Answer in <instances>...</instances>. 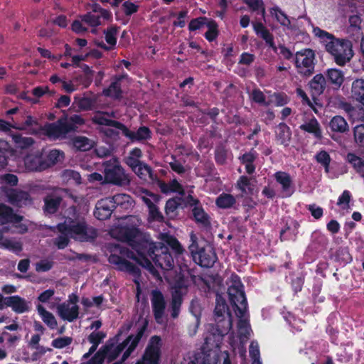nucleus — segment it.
I'll list each match as a JSON object with an SVG mask.
<instances>
[{"label":"nucleus","mask_w":364,"mask_h":364,"mask_svg":"<svg viewBox=\"0 0 364 364\" xmlns=\"http://www.w3.org/2000/svg\"><path fill=\"white\" fill-rule=\"evenodd\" d=\"M277 139L282 144H287L290 140L289 128L284 124L280 123L276 129Z\"/></svg>","instance_id":"e433bc0d"},{"label":"nucleus","mask_w":364,"mask_h":364,"mask_svg":"<svg viewBox=\"0 0 364 364\" xmlns=\"http://www.w3.org/2000/svg\"><path fill=\"white\" fill-rule=\"evenodd\" d=\"M121 130L132 141H140L149 137V129L144 127H140L136 132H133L122 125Z\"/></svg>","instance_id":"a878e982"},{"label":"nucleus","mask_w":364,"mask_h":364,"mask_svg":"<svg viewBox=\"0 0 364 364\" xmlns=\"http://www.w3.org/2000/svg\"><path fill=\"white\" fill-rule=\"evenodd\" d=\"M110 117H115V114L114 112H111V113L99 112L94 116L92 119H93V122H95L96 124L114 127L121 129L123 124L118 122L110 119H109Z\"/></svg>","instance_id":"4be33fe9"},{"label":"nucleus","mask_w":364,"mask_h":364,"mask_svg":"<svg viewBox=\"0 0 364 364\" xmlns=\"http://www.w3.org/2000/svg\"><path fill=\"white\" fill-rule=\"evenodd\" d=\"M105 168V181L119 186L130 183V177L119 164L117 159L112 158L103 164Z\"/></svg>","instance_id":"6e6552de"},{"label":"nucleus","mask_w":364,"mask_h":364,"mask_svg":"<svg viewBox=\"0 0 364 364\" xmlns=\"http://www.w3.org/2000/svg\"><path fill=\"white\" fill-rule=\"evenodd\" d=\"M129 343H108L98 351L102 352L104 360L107 358L108 362L115 360L124 350Z\"/></svg>","instance_id":"f3484780"},{"label":"nucleus","mask_w":364,"mask_h":364,"mask_svg":"<svg viewBox=\"0 0 364 364\" xmlns=\"http://www.w3.org/2000/svg\"><path fill=\"white\" fill-rule=\"evenodd\" d=\"M141 224L140 219L136 216L126 218L122 224L112 230V235L119 240L128 242L134 250L137 255L132 251H123L122 253L127 257L134 259L156 279H159L157 268L159 266L156 245L145 238L139 231L137 227Z\"/></svg>","instance_id":"f257e3e1"},{"label":"nucleus","mask_w":364,"mask_h":364,"mask_svg":"<svg viewBox=\"0 0 364 364\" xmlns=\"http://www.w3.org/2000/svg\"><path fill=\"white\" fill-rule=\"evenodd\" d=\"M230 304L235 307L237 317L245 316L247 311V303L243 291V286L237 276L232 277V284L228 289Z\"/></svg>","instance_id":"0eeeda50"},{"label":"nucleus","mask_w":364,"mask_h":364,"mask_svg":"<svg viewBox=\"0 0 364 364\" xmlns=\"http://www.w3.org/2000/svg\"><path fill=\"white\" fill-rule=\"evenodd\" d=\"M134 328L136 330V334L129 335L125 341H139L143 338V335L145 333L146 328V321L145 320L138 321L135 324Z\"/></svg>","instance_id":"4c0bfd02"},{"label":"nucleus","mask_w":364,"mask_h":364,"mask_svg":"<svg viewBox=\"0 0 364 364\" xmlns=\"http://www.w3.org/2000/svg\"><path fill=\"white\" fill-rule=\"evenodd\" d=\"M78 298L72 294L69 299L57 306L58 315L63 319L72 322L78 317L79 307L77 304Z\"/></svg>","instance_id":"ddd939ff"},{"label":"nucleus","mask_w":364,"mask_h":364,"mask_svg":"<svg viewBox=\"0 0 364 364\" xmlns=\"http://www.w3.org/2000/svg\"><path fill=\"white\" fill-rule=\"evenodd\" d=\"M152 304L155 318L157 320L159 318V291L156 290L152 291Z\"/></svg>","instance_id":"052dcab7"},{"label":"nucleus","mask_w":364,"mask_h":364,"mask_svg":"<svg viewBox=\"0 0 364 364\" xmlns=\"http://www.w3.org/2000/svg\"><path fill=\"white\" fill-rule=\"evenodd\" d=\"M24 166L28 171H41L48 167L47 162L42 159V153L39 151L28 154L24 159Z\"/></svg>","instance_id":"4468645a"},{"label":"nucleus","mask_w":364,"mask_h":364,"mask_svg":"<svg viewBox=\"0 0 364 364\" xmlns=\"http://www.w3.org/2000/svg\"><path fill=\"white\" fill-rule=\"evenodd\" d=\"M0 247H4L17 253L22 250V244L19 241L1 238L0 240Z\"/></svg>","instance_id":"79ce46f5"},{"label":"nucleus","mask_w":364,"mask_h":364,"mask_svg":"<svg viewBox=\"0 0 364 364\" xmlns=\"http://www.w3.org/2000/svg\"><path fill=\"white\" fill-rule=\"evenodd\" d=\"M161 191L164 193H168L169 191L178 192L181 195L184 194V191L181 186L176 181H173L169 184L161 182Z\"/></svg>","instance_id":"864d4df0"},{"label":"nucleus","mask_w":364,"mask_h":364,"mask_svg":"<svg viewBox=\"0 0 364 364\" xmlns=\"http://www.w3.org/2000/svg\"><path fill=\"white\" fill-rule=\"evenodd\" d=\"M236 202L233 196L228 193L221 194L216 200V204L221 208H231Z\"/></svg>","instance_id":"a19ab883"},{"label":"nucleus","mask_w":364,"mask_h":364,"mask_svg":"<svg viewBox=\"0 0 364 364\" xmlns=\"http://www.w3.org/2000/svg\"><path fill=\"white\" fill-rule=\"evenodd\" d=\"M64 153L60 150L53 149L47 156V164L48 167L51 165H54L56 163L60 162L64 159Z\"/></svg>","instance_id":"09e8293b"},{"label":"nucleus","mask_w":364,"mask_h":364,"mask_svg":"<svg viewBox=\"0 0 364 364\" xmlns=\"http://www.w3.org/2000/svg\"><path fill=\"white\" fill-rule=\"evenodd\" d=\"M245 3L253 10L256 11L262 9V14L264 16L265 10L263 7V2L262 0H245Z\"/></svg>","instance_id":"e2e57ef3"},{"label":"nucleus","mask_w":364,"mask_h":364,"mask_svg":"<svg viewBox=\"0 0 364 364\" xmlns=\"http://www.w3.org/2000/svg\"><path fill=\"white\" fill-rule=\"evenodd\" d=\"M300 129L306 132L313 134L317 139H321L322 137L320 125L315 118H312L309 122L301 124Z\"/></svg>","instance_id":"473e14b6"},{"label":"nucleus","mask_w":364,"mask_h":364,"mask_svg":"<svg viewBox=\"0 0 364 364\" xmlns=\"http://www.w3.org/2000/svg\"><path fill=\"white\" fill-rule=\"evenodd\" d=\"M82 21L87 24L90 27H97L108 21L112 18V14L100 7L99 5L95 4L93 6L92 11L81 16Z\"/></svg>","instance_id":"f8f14e48"},{"label":"nucleus","mask_w":364,"mask_h":364,"mask_svg":"<svg viewBox=\"0 0 364 364\" xmlns=\"http://www.w3.org/2000/svg\"><path fill=\"white\" fill-rule=\"evenodd\" d=\"M253 27L257 35L264 39L267 45H269L274 50H276V46L273 41V36L269 33L268 29L262 23H253Z\"/></svg>","instance_id":"c85d7f7f"},{"label":"nucleus","mask_w":364,"mask_h":364,"mask_svg":"<svg viewBox=\"0 0 364 364\" xmlns=\"http://www.w3.org/2000/svg\"><path fill=\"white\" fill-rule=\"evenodd\" d=\"M191 244L188 247L193 261L201 267H211L217 260V256L212 245L207 244L199 247L197 237L193 232L191 234Z\"/></svg>","instance_id":"39448f33"},{"label":"nucleus","mask_w":364,"mask_h":364,"mask_svg":"<svg viewBox=\"0 0 364 364\" xmlns=\"http://www.w3.org/2000/svg\"><path fill=\"white\" fill-rule=\"evenodd\" d=\"M326 77L336 89L339 88L344 81L343 73L336 68L328 69L326 72Z\"/></svg>","instance_id":"7c9ffc66"},{"label":"nucleus","mask_w":364,"mask_h":364,"mask_svg":"<svg viewBox=\"0 0 364 364\" xmlns=\"http://www.w3.org/2000/svg\"><path fill=\"white\" fill-rule=\"evenodd\" d=\"M295 66L297 73L303 77H309L314 73L315 53L313 50L306 48L295 54Z\"/></svg>","instance_id":"1a4fd4ad"},{"label":"nucleus","mask_w":364,"mask_h":364,"mask_svg":"<svg viewBox=\"0 0 364 364\" xmlns=\"http://www.w3.org/2000/svg\"><path fill=\"white\" fill-rule=\"evenodd\" d=\"M316 160L318 163L324 166L326 173L329 171L328 168L331 162V157L326 151H321L318 152L316 156Z\"/></svg>","instance_id":"6e6d98bb"},{"label":"nucleus","mask_w":364,"mask_h":364,"mask_svg":"<svg viewBox=\"0 0 364 364\" xmlns=\"http://www.w3.org/2000/svg\"><path fill=\"white\" fill-rule=\"evenodd\" d=\"M45 132L50 138L53 139L65 138L66 134L69 133L66 120L63 119H59L55 123L46 126Z\"/></svg>","instance_id":"dca6fc26"},{"label":"nucleus","mask_w":364,"mask_h":364,"mask_svg":"<svg viewBox=\"0 0 364 364\" xmlns=\"http://www.w3.org/2000/svg\"><path fill=\"white\" fill-rule=\"evenodd\" d=\"M330 127L333 132L345 133L349 130V127L346 119L341 116L333 117L330 122Z\"/></svg>","instance_id":"2f4dec72"},{"label":"nucleus","mask_w":364,"mask_h":364,"mask_svg":"<svg viewBox=\"0 0 364 364\" xmlns=\"http://www.w3.org/2000/svg\"><path fill=\"white\" fill-rule=\"evenodd\" d=\"M210 343H203L200 350L194 353L188 364H218L221 353L220 346L217 345L215 348H213L210 347Z\"/></svg>","instance_id":"9d476101"},{"label":"nucleus","mask_w":364,"mask_h":364,"mask_svg":"<svg viewBox=\"0 0 364 364\" xmlns=\"http://www.w3.org/2000/svg\"><path fill=\"white\" fill-rule=\"evenodd\" d=\"M133 171L141 179L144 181L152 179L151 170L149 166L144 164L138 166Z\"/></svg>","instance_id":"c03bdc74"},{"label":"nucleus","mask_w":364,"mask_h":364,"mask_svg":"<svg viewBox=\"0 0 364 364\" xmlns=\"http://www.w3.org/2000/svg\"><path fill=\"white\" fill-rule=\"evenodd\" d=\"M21 220L22 217L14 215L10 208L5 205L0 204V223L4 224L10 222L17 224Z\"/></svg>","instance_id":"bb28decb"},{"label":"nucleus","mask_w":364,"mask_h":364,"mask_svg":"<svg viewBox=\"0 0 364 364\" xmlns=\"http://www.w3.org/2000/svg\"><path fill=\"white\" fill-rule=\"evenodd\" d=\"M136 193L148 207V221L149 224L158 221L159 220V213L157 207L159 200L158 196L143 188L137 190Z\"/></svg>","instance_id":"9b49d317"},{"label":"nucleus","mask_w":364,"mask_h":364,"mask_svg":"<svg viewBox=\"0 0 364 364\" xmlns=\"http://www.w3.org/2000/svg\"><path fill=\"white\" fill-rule=\"evenodd\" d=\"M104 362V356L102 351H97L93 357L87 363L83 364H102Z\"/></svg>","instance_id":"774afa93"},{"label":"nucleus","mask_w":364,"mask_h":364,"mask_svg":"<svg viewBox=\"0 0 364 364\" xmlns=\"http://www.w3.org/2000/svg\"><path fill=\"white\" fill-rule=\"evenodd\" d=\"M239 322L237 324L238 328V337L241 341L243 340H248L250 338L251 328L247 320V313L244 316L238 317Z\"/></svg>","instance_id":"cd10ccee"},{"label":"nucleus","mask_w":364,"mask_h":364,"mask_svg":"<svg viewBox=\"0 0 364 364\" xmlns=\"http://www.w3.org/2000/svg\"><path fill=\"white\" fill-rule=\"evenodd\" d=\"M6 307H10L16 314L28 312L31 308V304L24 298L18 295L6 297Z\"/></svg>","instance_id":"2eb2a0df"},{"label":"nucleus","mask_w":364,"mask_h":364,"mask_svg":"<svg viewBox=\"0 0 364 364\" xmlns=\"http://www.w3.org/2000/svg\"><path fill=\"white\" fill-rule=\"evenodd\" d=\"M351 97L364 106V80H355L351 86Z\"/></svg>","instance_id":"393cba45"},{"label":"nucleus","mask_w":364,"mask_h":364,"mask_svg":"<svg viewBox=\"0 0 364 364\" xmlns=\"http://www.w3.org/2000/svg\"><path fill=\"white\" fill-rule=\"evenodd\" d=\"M72 217H67L63 223L58 225L59 232L70 237L80 241H87L96 236L95 230L87 225L84 218L75 212V208H70Z\"/></svg>","instance_id":"20e7f679"},{"label":"nucleus","mask_w":364,"mask_h":364,"mask_svg":"<svg viewBox=\"0 0 364 364\" xmlns=\"http://www.w3.org/2000/svg\"><path fill=\"white\" fill-rule=\"evenodd\" d=\"M114 205L109 198L99 200L95 207V216L99 220H105L109 218L112 214Z\"/></svg>","instance_id":"6ab92c4d"},{"label":"nucleus","mask_w":364,"mask_h":364,"mask_svg":"<svg viewBox=\"0 0 364 364\" xmlns=\"http://www.w3.org/2000/svg\"><path fill=\"white\" fill-rule=\"evenodd\" d=\"M112 204L114 207H121L123 209H129L133 205V200L129 195L124 193L116 194L113 197L109 198Z\"/></svg>","instance_id":"c756f323"},{"label":"nucleus","mask_w":364,"mask_h":364,"mask_svg":"<svg viewBox=\"0 0 364 364\" xmlns=\"http://www.w3.org/2000/svg\"><path fill=\"white\" fill-rule=\"evenodd\" d=\"M34 124H36V122L31 117L28 116L26 117L23 124H15L13 128L18 130H25L31 127Z\"/></svg>","instance_id":"0e129e2a"},{"label":"nucleus","mask_w":364,"mask_h":364,"mask_svg":"<svg viewBox=\"0 0 364 364\" xmlns=\"http://www.w3.org/2000/svg\"><path fill=\"white\" fill-rule=\"evenodd\" d=\"M37 311L43 321L50 328H55L57 326V321L53 314L46 310L41 305L37 306Z\"/></svg>","instance_id":"f704fd0d"},{"label":"nucleus","mask_w":364,"mask_h":364,"mask_svg":"<svg viewBox=\"0 0 364 364\" xmlns=\"http://www.w3.org/2000/svg\"><path fill=\"white\" fill-rule=\"evenodd\" d=\"M109 262L111 264H115L122 271H126L133 274H139V269L136 267L117 255H112L109 257Z\"/></svg>","instance_id":"412c9836"},{"label":"nucleus","mask_w":364,"mask_h":364,"mask_svg":"<svg viewBox=\"0 0 364 364\" xmlns=\"http://www.w3.org/2000/svg\"><path fill=\"white\" fill-rule=\"evenodd\" d=\"M251 97L252 100L257 103L265 104L266 105H269V103L265 102V96L264 93L258 89L252 90Z\"/></svg>","instance_id":"680f3d73"},{"label":"nucleus","mask_w":364,"mask_h":364,"mask_svg":"<svg viewBox=\"0 0 364 364\" xmlns=\"http://www.w3.org/2000/svg\"><path fill=\"white\" fill-rule=\"evenodd\" d=\"M249 353L252 360L260 359L258 343H250Z\"/></svg>","instance_id":"69168bd1"},{"label":"nucleus","mask_w":364,"mask_h":364,"mask_svg":"<svg viewBox=\"0 0 364 364\" xmlns=\"http://www.w3.org/2000/svg\"><path fill=\"white\" fill-rule=\"evenodd\" d=\"M354 141L359 147H364V124H359L353 128Z\"/></svg>","instance_id":"8fccbe9b"},{"label":"nucleus","mask_w":364,"mask_h":364,"mask_svg":"<svg viewBox=\"0 0 364 364\" xmlns=\"http://www.w3.org/2000/svg\"><path fill=\"white\" fill-rule=\"evenodd\" d=\"M1 180L3 183L9 184L10 186H16L18 183V178L14 174H4L1 176Z\"/></svg>","instance_id":"338daca9"},{"label":"nucleus","mask_w":364,"mask_h":364,"mask_svg":"<svg viewBox=\"0 0 364 364\" xmlns=\"http://www.w3.org/2000/svg\"><path fill=\"white\" fill-rule=\"evenodd\" d=\"M11 137L16 147L19 149H26L33 144V140L31 137H23L18 134H12Z\"/></svg>","instance_id":"37998d69"},{"label":"nucleus","mask_w":364,"mask_h":364,"mask_svg":"<svg viewBox=\"0 0 364 364\" xmlns=\"http://www.w3.org/2000/svg\"><path fill=\"white\" fill-rule=\"evenodd\" d=\"M159 360V343H150L141 358L136 364H158Z\"/></svg>","instance_id":"a211bd4d"},{"label":"nucleus","mask_w":364,"mask_h":364,"mask_svg":"<svg viewBox=\"0 0 364 364\" xmlns=\"http://www.w3.org/2000/svg\"><path fill=\"white\" fill-rule=\"evenodd\" d=\"M61 198L59 196H48L45 198V211L48 213H55L60 203Z\"/></svg>","instance_id":"58836bf2"},{"label":"nucleus","mask_w":364,"mask_h":364,"mask_svg":"<svg viewBox=\"0 0 364 364\" xmlns=\"http://www.w3.org/2000/svg\"><path fill=\"white\" fill-rule=\"evenodd\" d=\"M193 217L197 223H201L204 226L210 224L208 216L204 212L203 209L199 207H195L193 210Z\"/></svg>","instance_id":"a18cd8bd"},{"label":"nucleus","mask_w":364,"mask_h":364,"mask_svg":"<svg viewBox=\"0 0 364 364\" xmlns=\"http://www.w3.org/2000/svg\"><path fill=\"white\" fill-rule=\"evenodd\" d=\"M276 181L282 185V191L286 196H290L293 193L291 188L292 186V180L289 173L286 172L279 171L274 175Z\"/></svg>","instance_id":"b1692460"},{"label":"nucleus","mask_w":364,"mask_h":364,"mask_svg":"<svg viewBox=\"0 0 364 364\" xmlns=\"http://www.w3.org/2000/svg\"><path fill=\"white\" fill-rule=\"evenodd\" d=\"M272 16H274L277 21H279L282 26H289L291 22L288 18L287 16L278 8H274L271 11Z\"/></svg>","instance_id":"5fc2aeb1"},{"label":"nucleus","mask_w":364,"mask_h":364,"mask_svg":"<svg viewBox=\"0 0 364 364\" xmlns=\"http://www.w3.org/2000/svg\"><path fill=\"white\" fill-rule=\"evenodd\" d=\"M73 144L77 150L86 151L93 147L94 142L85 136H76L73 139Z\"/></svg>","instance_id":"72a5a7b5"},{"label":"nucleus","mask_w":364,"mask_h":364,"mask_svg":"<svg viewBox=\"0 0 364 364\" xmlns=\"http://www.w3.org/2000/svg\"><path fill=\"white\" fill-rule=\"evenodd\" d=\"M326 84V78L322 74L316 75L309 82L311 95L313 96L321 95L325 90Z\"/></svg>","instance_id":"5701e85b"},{"label":"nucleus","mask_w":364,"mask_h":364,"mask_svg":"<svg viewBox=\"0 0 364 364\" xmlns=\"http://www.w3.org/2000/svg\"><path fill=\"white\" fill-rule=\"evenodd\" d=\"M62 176L67 182L74 181L75 183H81V177L78 172L73 170H65L63 172Z\"/></svg>","instance_id":"4d7b16f0"},{"label":"nucleus","mask_w":364,"mask_h":364,"mask_svg":"<svg viewBox=\"0 0 364 364\" xmlns=\"http://www.w3.org/2000/svg\"><path fill=\"white\" fill-rule=\"evenodd\" d=\"M326 50L340 66L345 65L353 56V44L348 39L336 38L326 43Z\"/></svg>","instance_id":"423d86ee"},{"label":"nucleus","mask_w":364,"mask_h":364,"mask_svg":"<svg viewBox=\"0 0 364 364\" xmlns=\"http://www.w3.org/2000/svg\"><path fill=\"white\" fill-rule=\"evenodd\" d=\"M347 160L364 177V160L352 153L347 155Z\"/></svg>","instance_id":"ea45409f"},{"label":"nucleus","mask_w":364,"mask_h":364,"mask_svg":"<svg viewBox=\"0 0 364 364\" xmlns=\"http://www.w3.org/2000/svg\"><path fill=\"white\" fill-rule=\"evenodd\" d=\"M200 312L196 310L193 315L189 317L186 321V327L190 335H194L200 324Z\"/></svg>","instance_id":"c9c22d12"},{"label":"nucleus","mask_w":364,"mask_h":364,"mask_svg":"<svg viewBox=\"0 0 364 364\" xmlns=\"http://www.w3.org/2000/svg\"><path fill=\"white\" fill-rule=\"evenodd\" d=\"M169 247L176 255H182L185 249L173 235L161 233V280L162 277L168 284L171 291L170 303L171 315L173 318L178 317L186 291L184 277L176 265L173 256L168 251Z\"/></svg>","instance_id":"f03ea898"},{"label":"nucleus","mask_w":364,"mask_h":364,"mask_svg":"<svg viewBox=\"0 0 364 364\" xmlns=\"http://www.w3.org/2000/svg\"><path fill=\"white\" fill-rule=\"evenodd\" d=\"M64 119L66 120V125L69 132L75 130L85 123V120L77 114L71 116L69 119L65 118Z\"/></svg>","instance_id":"49530a36"},{"label":"nucleus","mask_w":364,"mask_h":364,"mask_svg":"<svg viewBox=\"0 0 364 364\" xmlns=\"http://www.w3.org/2000/svg\"><path fill=\"white\" fill-rule=\"evenodd\" d=\"M105 38L107 44L112 49L117 43V28L116 27H110L104 31Z\"/></svg>","instance_id":"de8ad7c7"},{"label":"nucleus","mask_w":364,"mask_h":364,"mask_svg":"<svg viewBox=\"0 0 364 364\" xmlns=\"http://www.w3.org/2000/svg\"><path fill=\"white\" fill-rule=\"evenodd\" d=\"M180 198L169 199L166 204L165 212L166 214L171 218L175 217L176 210L178 205H180Z\"/></svg>","instance_id":"3c124183"},{"label":"nucleus","mask_w":364,"mask_h":364,"mask_svg":"<svg viewBox=\"0 0 364 364\" xmlns=\"http://www.w3.org/2000/svg\"><path fill=\"white\" fill-rule=\"evenodd\" d=\"M106 96L118 98L120 96L121 90L118 81L112 82L110 86L103 91Z\"/></svg>","instance_id":"13d9d810"},{"label":"nucleus","mask_w":364,"mask_h":364,"mask_svg":"<svg viewBox=\"0 0 364 364\" xmlns=\"http://www.w3.org/2000/svg\"><path fill=\"white\" fill-rule=\"evenodd\" d=\"M214 318L215 324L209 323L205 327V341H219L232 328V316L225 300L219 295L216 296Z\"/></svg>","instance_id":"7ed1b4c3"},{"label":"nucleus","mask_w":364,"mask_h":364,"mask_svg":"<svg viewBox=\"0 0 364 364\" xmlns=\"http://www.w3.org/2000/svg\"><path fill=\"white\" fill-rule=\"evenodd\" d=\"M206 26L208 30L205 33V36L209 41H212L215 40L218 35V24L213 20H208L206 23Z\"/></svg>","instance_id":"603ef678"},{"label":"nucleus","mask_w":364,"mask_h":364,"mask_svg":"<svg viewBox=\"0 0 364 364\" xmlns=\"http://www.w3.org/2000/svg\"><path fill=\"white\" fill-rule=\"evenodd\" d=\"M208 21V20L205 17L193 19L189 23V29L191 31H196L200 28L203 26L206 25Z\"/></svg>","instance_id":"bf43d9fd"},{"label":"nucleus","mask_w":364,"mask_h":364,"mask_svg":"<svg viewBox=\"0 0 364 364\" xmlns=\"http://www.w3.org/2000/svg\"><path fill=\"white\" fill-rule=\"evenodd\" d=\"M6 196L9 203L19 207L29 203L31 200L28 194L21 191L10 190Z\"/></svg>","instance_id":"aec40b11"}]
</instances>
